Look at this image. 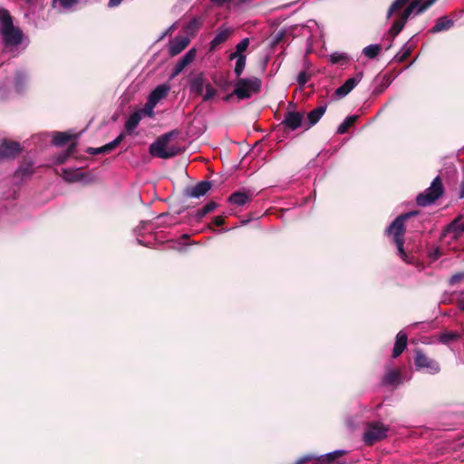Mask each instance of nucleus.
<instances>
[{"mask_svg":"<svg viewBox=\"0 0 464 464\" xmlns=\"http://www.w3.org/2000/svg\"><path fill=\"white\" fill-rule=\"evenodd\" d=\"M0 36L5 49L14 54L25 50L29 44L28 37L14 25L13 18L5 9H0Z\"/></svg>","mask_w":464,"mask_h":464,"instance_id":"1","label":"nucleus"},{"mask_svg":"<svg viewBox=\"0 0 464 464\" xmlns=\"http://www.w3.org/2000/svg\"><path fill=\"white\" fill-rule=\"evenodd\" d=\"M417 211H411L397 217L392 224L386 228L388 236L392 237L394 243L396 244L398 254L400 257L406 263H411L409 255L403 248L404 245V234H405V221L417 215Z\"/></svg>","mask_w":464,"mask_h":464,"instance_id":"2","label":"nucleus"},{"mask_svg":"<svg viewBox=\"0 0 464 464\" xmlns=\"http://www.w3.org/2000/svg\"><path fill=\"white\" fill-rule=\"evenodd\" d=\"M437 0H413L410 5L400 14L399 18L396 19L389 33L395 37L403 29L406 22L411 15H418L431 6Z\"/></svg>","mask_w":464,"mask_h":464,"instance_id":"3","label":"nucleus"},{"mask_svg":"<svg viewBox=\"0 0 464 464\" xmlns=\"http://www.w3.org/2000/svg\"><path fill=\"white\" fill-rule=\"evenodd\" d=\"M170 134L166 133L157 139L150 146V153L160 159H169L176 156L179 152V149L177 146H169Z\"/></svg>","mask_w":464,"mask_h":464,"instance_id":"4","label":"nucleus"},{"mask_svg":"<svg viewBox=\"0 0 464 464\" xmlns=\"http://www.w3.org/2000/svg\"><path fill=\"white\" fill-rule=\"evenodd\" d=\"M261 81L256 77L239 78L235 84L233 94L239 100L248 99L259 91Z\"/></svg>","mask_w":464,"mask_h":464,"instance_id":"5","label":"nucleus"},{"mask_svg":"<svg viewBox=\"0 0 464 464\" xmlns=\"http://www.w3.org/2000/svg\"><path fill=\"white\" fill-rule=\"evenodd\" d=\"M443 193V187L440 177H436L430 186L416 198L419 206L426 207L433 204Z\"/></svg>","mask_w":464,"mask_h":464,"instance_id":"6","label":"nucleus"},{"mask_svg":"<svg viewBox=\"0 0 464 464\" xmlns=\"http://www.w3.org/2000/svg\"><path fill=\"white\" fill-rule=\"evenodd\" d=\"M414 364L416 370L432 375L437 374L440 371V363L436 360L427 356L420 350H416L415 352Z\"/></svg>","mask_w":464,"mask_h":464,"instance_id":"7","label":"nucleus"},{"mask_svg":"<svg viewBox=\"0 0 464 464\" xmlns=\"http://www.w3.org/2000/svg\"><path fill=\"white\" fill-rule=\"evenodd\" d=\"M389 428L381 422H371L367 425L363 433V441L367 445H372L387 436Z\"/></svg>","mask_w":464,"mask_h":464,"instance_id":"8","label":"nucleus"},{"mask_svg":"<svg viewBox=\"0 0 464 464\" xmlns=\"http://www.w3.org/2000/svg\"><path fill=\"white\" fill-rule=\"evenodd\" d=\"M304 114L298 111L286 112L283 121V124L291 130H295L302 126L304 127Z\"/></svg>","mask_w":464,"mask_h":464,"instance_id":"9","label":"nucleus"},{"mask_svg":"<svg viewBox=\"0 0 464 464\" xmlns=\"http://www.w3.org/2000/svg\"><path fill=\"white\" fill-rule=\"evenodd\" d=\"M21 151V146L16 141H3L0 145V160L15 157Z\"/></svg>","mask_w":464,"mask_h":464,"instance_id":"10","label":"nucleus"},{"mask_svg":"<svg viewBox=\"0 0 464 464\" xmlns=\"http://www.w3.org/2000/svg\"><path fill=\"white\" fill-rule=\"evenodd\" d=\"M362 73L358 72L354 76L347 79L343 84L335 90V95L339 98L346 96L362 80Z\"/></svg>","mask_w":464,"mask_h":464,"instance_id":"11","label":"nucleus"},{"mask_svg":"<svg viewBox=\"0 0 464 464\" xmlns=\"http://www.w3.org/2000/svg\"><path fill=\"white\" fill-rule=\"evenodd\" d=\"M401 382V373L398 369H393L387 365L385 373L382 377V383L384 386H397Z\"/></svg>","mask_w":464,"mask_h":464,"instance_id":"12","label":"nucleus"},{"mask_svg":"<svg viewBox=\"0 0 464 464\" xmlns=\"http://www.w3.org/2000/svg\"><path fill=\"white\" fill-rule=\"evenodd\" d=\"M464 233V223H460V218H457L450 222L443 231L444 237H450L451 239H458Z\"/></svg>","mask_w":464,"mask_h":464,"instance_id":"13","label":"nucleus"},{"mask_svg":"<svg viewBox=\"0 0 464 464\" xmlns=\"http://www.w3.org/2000/svg\"><path fill=\"white\" fill-rule=\"evenodd\" d=\"M188 44L189 39L187 36L175 37L169 45V55L175 56L180 53L188 45Z\"/></svg>","mask_w":464,"mask_h":464,"instance_id":"14","label":"nucleus"},{"mask_svg":"<svg viewBox=\"0 0 464 464\" xmlns=\"http://www.w3.org/2000/svg\"><path fill=\"white\" fill-rule=\"evenodd\" d=\"M231 34V29L225 26L218 28L214 38L210 42V51H214L218 45L225 43Z\"/></svg>","mask_w":464,"mask_h":464,"instance_id":"15","label":"nucleus"},{"mask_svg":"<svg viewBox=\"0 0 464 464\" xmlns=\"http://www.w3.org/2000/svg\"><path fill=\"white\" fill-rule=\"evenodd\" d=\"M169 91V84H160L150 93L148 101L152 102L154 104L157 105L162 99H164L168 95Z\"/></svg>","mask_w":464,"mask_h":464,"instance_id":"16","label":"nucleus"},{"mask_svg":"<svg viewBox=\"0 0 464 464\" xmlns=\"http://www.w3.org/2000/svg\"><path fill=\"white\" fill-rule=\"evenodd\" d=\"M211 188L209 181H200L188 190L187 195L190 198H198L204 196Z\"/></svg>","mask_w":464,"mask_h":464,"instance_id":"17","label":"nucleus"},{"mask_svg":"<svg viewBox=\"0 0 464 464\" xmlns=\"http://www.w3.org/2000/svg\"><path fill=\"white\" fill-rule=\"evenodd\" d=\"M326 111V106H318L311 111L307 115L308 121L304 123V129L309 130L312 126L315 125L323 117Z\"/></svg>","mask_w":464,"mask_h":464,"instance_id":"18","label":"nucleus"},{"mask_svg":"<svg viewBox=\"0 0 464 464\" xmlns=\"http://www.w3.org/2000/svg\"><path fill=\"white\" fill-rule=\"evenodd\" d=\"M408 337L407 334L401 331L397 334L395 343L392 350V357L396 358L402 353L407 346Z\"/></svg>","mask_w":464,"mask_h":464,"instance_id":"19","label":"nucleus"},{"mask_svg":"<svg viewBox=\"0 0 464 464\" xmlns=\"http://www.w3.org/2000/svg\"><path fill=\"white\" fill-rule=\"evenodd\" d=\"M454 24V22L452 19L449 18L448 16H441L437 19L435 24L432 26V28L430 30L431 34H438L443 31L450 30Z\"/></svg>","mask_w":464,"mask_h":464,"instance_id":"20","label":"nucleus"},{"mask_svg":"<svg viewBox=\"0 0 464 464\" xmlns=\"http://www.w3.org/2000/svg\"><path fill=\"white\" fill-rule=\"evenodd\" d=\"M252 199V194L244 191H237L230 195L228 201L236 206L241 207Z\"/></svg>","mask_w":464,"mask_h":464,"instance_id":"21","label":"nucleus"},{"mask_svg":"<svg viewBox=\"0 0 464 464\" xmlns=\"http://www.w3.org/2000/svg\"><path fill=\"white\" fill-rule=\"evenodd\" d=\"M141 111H134L125 121L124 128L128 134H131L141 121Z\"/></svg>","mask_w":464,"mask_h":464,"instance_id":"22","label":"nucleus"},{"mask_svg":"<svg viewBox=\"0 0 464 464\" xmlns=\"http://www.w3.org/2000/svg\"><path fill=\"white\" fill-rule=\"evenodd\" d=\"M230 60H236V64L234 68V72L237 75V77H239L246 66V57L243 53H231L229 55Z\"/></svg>","mask_w":464,"mask_h":464,"instance_id":"23","label":"nucleus"},{"mask_svg":"<svg viewBox=\"0 0 464 464\" xmlns=\"http://www.w3.org/2000/svg\"><path fill=\"white\" fill-rule=\"evenodd\" d=\"M84 178V174L79 169H63V179L68 182L81 181Z\"/></svg>","mask_w":464,"mask_h":464,"instance_id":"24","label":"nucleus"},{"mask_svg":"<svg viewBox=\"0 0 464 464\" xmlns=\"http://www.w3.org/2000/svg\"><path fill=\"white\" fill-rule=\"evenodd\" d=\"M205 87V80L201 75H197L190 81L189 90L194 94H202Z\"/></svg>","mask_w":464,"mask_h":464,"instance_id":"25","label":"nucleus"},{"mask_svg":"<svg viewBox=\"0 0 464 464\" xmlns=\"http://www.w3.org/2000/svg\"><path fill=\"white\" fill-rule=\"evenodd\" d=\"M345 451L344 450H334L332 452H328L325 454H322L318 456V460L324 464H331L335 462L336 458L342 456Z\"/></svg>","mask_w":464,"mask_h":464,"instance_id":"26","label":"nucleus"},{"mask_svg":"<svg viewBox=\"0 0 464 464\" xmlns=\"http://www.w3.org/2000/svg\"><path fill=\"white\" fill-rule=\"evenodd\" d=\"M26 74L22 72L18 71L15 73L14 79V88L16 92H21L26 82Z\"/></svg>","mask_w":464,"mask_h":464,"instance_id":"27","label":"nucleus"},{"mask_svg":"<svg viewBox=\"0 0 464 464\" xmlns=\"http://www.w3.org/2000/svg\"><path fill=\"white\" fill-rule=\"evenodd\" d=\"M357 115L348 116L339 126L337 129V133L343 134L348 129L357 121Z\"/></svg>","mask_w":464,"mask_h":464,"instance_id":"28","label":"nucleus"},{"mask_svg":"<svg viewBox=\"0 0 464 464\" xmlns=\"http://www.w3.org/2000/svg\"><path fill=\"white\" fill-rule=\"evenodd\" d=\"M72 138V136L66 132H56L53 135V143L55 146H63L66 144Z\"/></svg>","mask_w":464,"mask_h":464,"instance_id":"29","label":"nucleus"},{"mask_svg":"<svg viewBox=\"0 0 464 464\" xmlns=\"http://www.w3.org/2000/svg\"><path fill=\"white\" fill-rule=\"evenodd\" d=\"M33 166L32 164H26L25 166L19 167L14 175L17 178L24 179L29 178L33 174Z\"/></svg>","mask_w":464,"mask_h":464,"instance_id":"30","label":"nucleus"},{"mask_svg":"<svg viewBox=\"0 0 464 464\" xmlns=\"http://www.w3.org/2000/svg\"><path fill=\"white\" fill-rule=\"evenodd\" d=\"M381 51L380 44H370L363 48L362 53L370 59L375 58Z\"/></svg>","mask_w":464,"mask_h":464,"instance_id":"31","label":"nucleus"},{"mask_svg":"<svg viewBox=\"0 0 464 464\" xmlns=\"http://www.w3.org/2000/svg\"><path fill=\"white\" fill-rule=\"evenodd\" d=\"M459 338V335L455 332H444L439 336V342L443 344H448L450 342Z\"/></svg>","mask_w":464,"mask_h":464,"instance_id":"32","label":"nucleus"},{"mask_svg":"<svg viewBox=\"0 0 464 464\" xmlns=\"http://www.w3.org/2000/svg\"><path fill=\"white\" fill-rule=\"evenodd\" d=\"M217 208V204L213 201L207 203L202 208L197 210L196 216L198 219H201L207 214L213 211Z\"/></svg>","mask_w":464,"mask_h":464,"instance_id":"33","label":"nucleus"},{"mask_svg":"<svg viewBox=\"0 0 464 464\" xmlns=\"http://www.w3.org/2000/svg\"><path fill=\"white\" fill-rule=\"evenodd\" d=\"M329 59L333 64H343L348 62V55L345 53L335 52L330 55Z\"/></svg>","mask_w":464,"mask_h":464,"instance_id":"34","label":"nucleus"},{"mask_svg":"<svg viewBox=\"0 0 464 464\" xmlns=\"http://www.w3.org/2000/svg\"><path fill=\"white\" fill-rule=\"evenodd\" d=\"M124 138H125V134L121 133L112 141L103 145V150H105L106 153L112 151L120 145V143L123 140Z\"/></svg>","mask_w":464,"mask_h":464,"instance_id":"35","label":"nucleus"},{"mask_svg":"<svg viewBox=\"0 0 464 464\" xmlns=\"http://www.w3.org/2000/svg\"><path fill=\"white\" fill-rule=\"evenodd\" d=\"M409 0H395L390 6L387 12V18H391L392 15L399 11Z\"/></svg>","mask_w":464,"mask_h":464,"instance_id":"36","label":"nucleus"},{"mask_svg":"<svg viewBox=\"0 0 464 464\" xmlns=\"http://www.w3.org/2000/svg\"><path fill=\"white\" fill-rule=\"evenodd\" d=\"M74 149H75V145H74V144H72V145H71V146L66 150V151H64V152H63V153H61V154H59V155H57V156H56V158H55V162H56L57 164H62V163H63V162L67 160V158H68L71 154H72V153H73Z\"/></svg>","mask_w":464,"mask_h":464,"instance_id":"37","label":"nucleus"},{"mask_svg":"<svg viewBox=\"0 0 464 464\" xmlns=\"http://www.w3.org/2000/svg\"><path fill=\"white\" fill-rule=\"evenodd\" d=\"M314 460L313 464H324L318 460V456L314 454H307L299 458L295 464H304L308 461Z\"/></svg>","mask_w":464,"mask_h":464,"instance_id":"38","label":"nucleus"},{"mask_svg":"<svg viewBox=\"0 0 464 464\" xmlns=\"http://www.w3.org/2000/svg\"><path fill=\"white\" fill-rule=\"evenodd\" d=\"M155 107H156V104H154L152 102H150L147 100L144 107L141 110H139L138 111H141V117L143 115H147L149 117H153Z\"/></svg>","mask_w":464,"mask_h":464,"instance_id":"39","label":"nucleus"},{"mask_svg":"<svg viewBox=\"0 0 464 464\" xmlns=\"http://www.w3.org/2000/svg\"><path fill=\"white\" fill-rule=\"evenodd\" d=\"M411 53V46L406 43L402 45L400 52L397 53V57L399 61H403L406 59L410 53Z\"/></svg>","mask_w":464,"mask_h":464,"instance_id":"40","label":"nucleus"},{"mask_svg":"<svg viewBox=\"0 0 464 464\" xmlns=\"http://www.w3.org/2000/svg\"><path fill=\"white\" fill-rule=\"evenodd\" d=\"M196 57V49L192 48L188 52L186 53L185 55H183L179 60L188 66L189 63H191Z\"/></svg>","mask_w":464,"mask_h":464,"instance_id":"41","label":"nucleus"},{"mask_svg":"<svg viewBox=\"0 0 464 464\" xmlns=\"http://www.w3.org/2000/svg\"><path fill=\"white\" fill-rule=\"evenodd\" d=\"M205 89L206 92L203 96L204 102L209 101L217 95L216 89L210 83H207Z\"/></svg>","mask_w":464,"mask_h":464,"instance_id":"42","label":"nucleus"},{"mask_svg":"<svg viewBox=\"0 0 464 464\" xmlns=\"http://www.w3.org/2000/svg\"><path fill=\"white\" fill-rule=\"evenodd\" d=\"M249 45V39L244 38L236 45V51L233 53H243Z\"/></svg>","mask_w":464,"mask_h":464,"instance_id":"43","label":"nucleus"},{"mask_svg":"<svg viewBox=\"0 0 464 464\" xmlns=\"http://www.w3.org/2000/svg\"><path fill=\"white\" fill-rule=\"evenodd\" d=\"M78 1L79 0H53V4L54 5L55 3L58 2L63 9H70L73 5H75L78 3Z\"/></svg>","mask_w":464,"mask_h":464,"instance_id":"44","label":"nucleus"},{"mask_svg":"<svg viewBox=\"0 0 464 464\" xmlns=\"http://www.w3.org/2000/svg\"><path fill=\"white\" fill-rule=\"evenodd\" d=\"M310 79V75L303 71V72H300L298 76H297V82L300 86H304L306 84V82L309 81Z\"/></svg>","mask_w":464,"mask_h":464,"instance_id":"45","label":"nucleus"},{"mask_svg":"<svg viewBox=\"0 0 464 464\" xmlns=\"http://www.w3.org/2000/svg\"><path fill=\"white\" fill-rule=\"evenodd\" d=\"M462 280H464V272H458L450 278L449 283L450 285H454Z\"/></svg>","mask_w":464,"mask_h":464,"instance_id":"46","label":"nucleus"},{"mask_svg":"<svg viewBox=\"0 0 464 464\" xmlns=\"http://www.w3.org/2000/svg\"><path fill=\"white\" fill-rule=\"evenodd\" d=\"M187 66L180 61L176 63L175 67L173 68L172 72V77H175L179 75Z\"/></svg>","mask_w":464,"mask_h":464,"instance_id":"47","label":"nucleus"},{"mask_svg":"<svg viewBox=\"0 0 464 464\" xmlns=\"http://www.w3.org/2000/svg\"><path fill=\"white\" fill-rule=\"evenodd\" d=\"M87 151L93 155L100 154V153H106L105 150H103V146L99 147V148H90V149H88Z\"/></svg>","mask_w":464,"mask_h":464,"instance_id":"48","label":"nucleus"},{"mask_svg":"<svg viewBox=\"0 0 464 464\" xmlns=\"http://www.w3.org/2000/svg\"><path fill=\"white\" fill-rule=\"evenodd\" d=\"M252 1L253 0H238L236 3V5L238 6V7L247 6V5H249L252 3Z\"/></svg>","mask_w":464,"mask_h":464,"instance_id":"49","label":"nucleus"},{"mask_svg":"<svg viewBox=\"0 0 464 464\" xmlns=\"http://www.w3.org/2000/svg\"><path fill=\"white\" fill-rule=\"evenodd\" d=\"M123 0H109L108 6L111 8L117 7Z\"/></svg>","mask_w":464,"mask_h":464,"instance_id":"50","label":"nucleus"},{"mask_svg":"<svg viewBox=\"0 0 464 464\" xmlns=\"http://www.w3.org/2000/svg\"><path fill=\"white\" fill-rule=\"evenodd\" d=\"M213 221L216 226H221L224 224V219L222 217H215Z\"/></svg>","mask_w":464,"mask_h":464,"instance_id":"51","label":"nucleus"},{"mask_svg":"<svg viewBox=\"0 0 464 464\" xmlns=\"http://www.w3.org/2000/svg\"><path fill=\"white\" fill-rule=\"evenodd\" d=\"M231 0H212V2L216 5H218V6H222L224 5L225 4L230 2Z\"/></svg>","mask_w":464,"mask_h":464,"instance_id":"52","label":"nucleus"},{"mask_svg":"<svg viewBox=\"0 0 464 464\" xmlns=\"http://www.w3.org/2000/svg\"><path fill=\"white\" fill-rule=\"evenodd\" d=\"M175 29V24L170 25L160 37V39H162L165 35H167L169 33L172 32Z\"/></svg>","mask_w":464,"mask_h":464,"instance_id":"53","label":"nucleus"},{"mask_svg":"<svg viewBox=\"0 0 464 464\" xmlns=\"http://www.w3.org/2000/svg\"><path fill=\"white\" fill-rule=\"evenodd\" d=\"M459 198H464V181L460 184Z\"/></svg>","mask_w":464,"mask_h":464,"instance_id":"54","label":"nucleus"},{"mask_svg":"<svg viewBox=\"0 0 464 464\" xmlns=\"http://www.w3.org/2000/svg\"><path fill=\"white\" fill-rule=\"evenodd\" d=\"M459 307L462 311H464V301H461L459 304Z\"/></svg>","mask_w":464,"mask_h":464,"instance_id":"55","label":"nucleus"},{"mask_svg":"<svg viewBox=\"0 0 464 464\" xmlns=\"http://www.w3.org/2000/svg\"><path fill=\"white\" fill-rule=\"evenodd\" d=\"M435 255H436V256H440L439 249H437V250L435 251Z\"/></svg>","mask_w":464,"mask_h":464,"instance_id":"56","label":"nucleus"},{"mask_svg":"<svg viewBox=\"0 0 464 464\" xmlns=\"http://www.w3.org/2000/svg\"><path fill=\"white\" fill-rule=\"evenodd\" d=\"M182 237H183V238H188V236L187 234H184V235L182 236Z\"/></svg>","mask_w":464,"mask_h":464,"instance_id":"57","label":"nucleus"},{"mask_svg":"<svg viewBox=\"0 0 464 464\" xmlns=\"http://www.w3.org/2000/svg\"><path fill=\"white\" fill-rule=\"evenodd\" d=\"M7 84H4L3 86L0 85V89L6 87Z\"/></svg>","mask_w":464,"mask_h":464,"instance_id":"58","label":"nucleus"},{"mask_svg":"<svg viewBox=\"0 0 464 464\" xmlns=\"http://www.w3.org/2000/svg\"><path fill=\"white\" fill-rule=\"evenodd\" d=\"M165 216H166V215H160L158 218H163V217H165Z\"/></svg>","mask_w":464,"mask_h":464,"instance_id":"59","label":"nucleus"},{"mask_svg":"<svg viewBox=\"0 0 464 464\" xmlns=\"http://www.w3.org/2000/svg\"><path fill=\"white\" fill-rule=\"evenodd\" d=\"M34 0H26L27 3H33Z\"/></svg>","mask_w":464,"mask_h":464,"instance_id":"60","label":"nucleus"},{"mask_svg":"<svg viewBox=\"0 0 464 464\" xmlns=\"http://www.w3.org/2000/svg\"><path fill=\"white\" fill-rule=\"evenodd\" d=\"M229 97H230V95H227V96L225 98V100H228V99H229Z\"/></svg>","mask_w":464,"mask_h":464,"instance_id":"61","label":"nucleus"}]
</instances>
